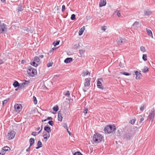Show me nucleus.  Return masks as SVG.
Returning <instances> with one entry per match:
<instances>
[{"label":"nucleus","mask_w":155,"mask_h":155,"mask_svg":"<svg viewBox=\"0 0 155 155\" xmlns=\"http://www.w3.org/2000/svg\"><path fill=\"white\" fill-rule=\"evenodd\" d=\"M116 127L114 125H107L104 127V131L106 134H109L114 132L116 130Z\"/></svg>","instance_id":"obj_1"},{"label":"nucleus","mask_w":155,"mask_h":155,"mask_svg":"<svg viewBox=\"0 0 155 155\" xmlns=\"http://www.w3.org/2000/svg\"><path fill=\"white\" fill-rule=\"evenodd\" d=\"M103 136L101 134L96 133L93 137L92 139L94 143H101L103 140Z\"/></svg>","instance_id":"obj_2"},{"label":"nucleus","mask_w":155,"mask_h":155,"mask_svg":"<svg viewBox=\"0 0 155 155\" xmlns=\"http://www.w3.org/2000/svg\"><path fill=\"white\" fill-rule=\"evenodd\" d=\"M27 72L28 74L31 77H34L37 74V70L31 66L28 67Z\"/></svg>","instance_id":"obj_3"},{"label":"nucleus","mask_w":155,"mask_h":155,"mask_svg":"<svg viewBox=\"0 0 155 155\" xmlns=\"http://www.w3.org/2000/svg\"><path fill=\"white\" fill-rule=\"evenodd\" d=\"M40 60L38 57L36 56L35 57L33 61L31 63V64L35 67H37L40 64Z\"/></svg>","instance_id":"obj_4"},{"label":"nucleus","mask_w":155,"mask_h":155,"mask_svg":"<svg viewBox=\"0 0 155 155\" xmlns=\"http://www.w3.org/2000/svg\"><path fill=\"white\" fill-rule=\"evenodd\" d=\"M22 108V106L20 104H16L14 105L15 111L17 114L19 113L21 111Z\"/></svg>","instance_id":"obj_5"},{"label":"nucleus","mask_w":155,"mask_h":155,"mask_svg":"<svg viewBox=\"0 0 155 155\" xmlns=\"http://www.w3.org/2000/svg\"><path fill=\"white\" fill-rule=\"evenodd\" d=\"M15 135V132L13 130H11L8 133L6 137L8 140H11L14 138Z\"/></svg>","instance_id":"obj_6"},{"label":"nucleus","mask_w":155,"mask_h":155,"mask_svg":"<svg viewBox=\"0 0 155 155\" xmlns=\"http://www.w3.org/2000/svg\"><path fill=\"white\" fill-rule=\"evenodd\" d=\"M7 28L6 25L4 23H2L0 21V33H3L6 31Z\"/></svg>","instance_id":"obj_7"},{"label":"nucleus","mask_w":155,"mask_h":155,"mask_svg":"<svg viewBox=\"0 0 155 155\" xmlns=\"http://www.w3.org/2000/svg\"><path fill=\"white\" fill-rule=\"evenodd\" d=\"M116 42L118 45H121L124 44L125 39L122 38H119L116 40Z\"/></svg>","instance_id":"obj_8"},{"label":"nucleus","mask_w":155,"mask_h":155,"mask_svg":"<svg viewBox=\"0 0 155 155\" xmlns=\"http://www.w3.org/2000/svg\"><path fill=\"white\" fill-rule=\"evenodd\" d=\"M154 110L153 109L151 110L150 113L149 114L148 116V118L151 120V121H153L155 116Z\"/></svg>","instance_id":"obj_9"},{"label":"nucleus","mask_w":155,"mask_h":155,"mask_svg":"<svg viewBox=\"0 0 155 155\" xmlns=\"http://www.w3.org/2000/svg\"><path fill=\"white\" fill-rule=\"evenodd\" d=\"M144 15L145 16H149L150 15L152 12L149 9H146L144 10L143 12Z\"/></svg>","instance_id":"obj_10"},{"label":"nucleus","mask_w":155,"mask_h":155,"mask_svg":"<svg viewBox=\"0 0 155 155\" xmlns=\"http://www.w3.org/2000/svg\"><path fill=\"white\" fill-rule=\"evenodd\" d=\"M30 83V81L29 80H25L24 82H23L20 84V87H22L28 86Z\"/></svg>","instance_id":"obj_11"},{"label":"nucleus","mask_w":155,"mask_h":155,"mask_svg":"<svg viewBox=\"0 0 155 155\" xmlns=\"http://www.w3.org/2000/svg\"><path fill=\"white\" fill-rule=\"evenodd\" d=\"M140 25L138 21H136L132 25V27L134 29H137V28L140 27Z\"/></svg>","instance_id":"obj_12"},{"label":"nucleus","mask_w":155,"mask_h":155,"mask_svg":"<svg viewBox=\"0 0 155 155\" xmlns=\"http://www.w3.org/2000/svg\"><path fill=\"white\" fill-rule=\"evenodd\" d=\"M100 81H102V79L101 78H99L98 79L97 83V86L98 88L103 89V87Z\"/></svg>","instance_id":"obj_13"},{"label":"nucleus","mask_w":155,"mask_h":155,"mask_svg":"<svg viewBox=\"0 0 155 155\" xmlns=\"http://www.w3.org/2000/svg\"><path fill=\"white\" fill-rule=\"evenodd\" d=\"M91 80V78H86L85 79V82L84 83V86L85 87L88 86L90 84V81Z\"/></svg>","instance_id":"obj_14"},{"label":"nucleus","mask_w":155,"mask_h":155,"mask_svg":"<svg viewBox=\"0 0 155 155\" xmlns=\"http://www.w3.org/2000/svg\"><path fill=\"white\" fill-rule=\"evenodd\" d=\"M106 4V0H100L99 4V6L100 7H102L105 6Z\"/></svg>","instance_id":"obj_15"},{"label":"nucleus","mask_w":155,"mask_h":155,"mask_svg":"<svg viewBox=\"0 0 155 155\" xmlns=\"http://www.w3.org/2000/svg\"><path fill=\"white\" fill-rule=\"evenodd\" d=\"M50 137V134L49 133H45L43 135V137L44 139H45V141H47Z\"/></svg>","instance_id":"obj_16"},{"label":"nucleus","mask_w":155,"mask_h":155,"mask_svg":"<svg viewBox=\"0 0 155 155\" xmlns=\"http://www.w3.org/2000/svg\"><path fill=\"white\" fill-rule=\"evenodd\" d=\"M91 73L87 70H85L82 73V76L83 77H84L86 76L89 75L90 76Z\"/></svg>","instance_id":"obj_17"},{"label":"nucleus","mask_w":155,"mask_h":155,"mask_svg":"<svg viewBox=\"0 0 155 155\" xmlns=\"http://www.w3.org/2000/svg\"><path fill=\"white\" fill-rule=\"evenodd\" d=\"M135 74L136 75V79H139L141 76V74L138 71H136L135 72Z\"/></svg>","instance_id":"obj_18"},{"label":"nucleus","mask_w":155,"mask_h":155,"mask_svg":"<svg viewBox=\"0 0 155 155\" xmlns=\"http://www.w3.org/2000/svg\"><path fill=\"white\" fill-rule=\"evenodd\" d=\"M146 30L148 35L151 37L152 38H153V37L151 31L147 28H146Z\"/></svg>","instance_id":"obj_19"},{"label":"nucleus","mask_w":155,"mask_h":155,"mask_svg":"<svg viewBox=\"0 0 155 155\" xmlns=\"http://www.w3.org/2000/svg\"><path fill=\"white\" fill-rule=\"evenodd\" d=\"M85 28L84 26L81 28L79 31V35H81L83 33V32L85 30Z\"/></svg>","instance_id":"obj_20"},{"label":"nucleus","mask_w":155,"mask_h":155,"mask_svg":"<svg viewBox=\"0 0 155 155\" xmlns=\"http://www.w3.org/2000/svg\"><path fill=\"white\" fill-rule=\"evenodd\" d=\"M58 120L60 121H61L62 120V117L60 111L59 112L58 114Z\"/></svg>","instance_id":"obj_21"},{"label":"nucleus","mask_w":155,"mask_h":155,"mask_svg":"<svg viewBox=\"0 0 155 155\" xmlns=\"http://www.w3.org/2000/svg\"><path fill=\"white\" fill-rule=\"evenodd\" d=\"M44 130L47 132V133H49L51 131V127L47 126L45 127Z\"/></svg>","instance_id":"obj_22"},{"label":"nucleus","mask_w":155,"mask_h":155,"mask_svg":"<svg viewBox=\"0 0 155 155\" xmlns=\"http://www.w3.org/2000/svg\"><path fill=\"white\" fill-rule=\"evenodd\" d=\"M72 61V59L71 58H66L64 61V62L66 63H69Z\"/></svg>","instance_id":"obj_23"},{"label":"nucleus","mask_w":155,"mask_h":155,"mask_svg":"<svg viewBox=\"0 0 155 155\" xmlns=\"http://www.w3.org/2000/svg\"><path fill=\"white\" fill-rule=\"evenodd\" d=\"M38 147H36V149H38L40 147H41L42 146V144L41 142L40 141H38L37 143Z\"/></svg>","instance_id":"obj_24"},{"label":"nucleus","mask_w":155,"mask_h":155,"mask_svg":"<svg viewBox=\"0 0 155 155\" xmlns=\"http://www.w3.org/2000/svg\"><path fill=\"white\" fill-rule=\"evenodd\" d=\"M149 71V68L145 66L142 69V71L144 73H146Z\"/></svg>","instance_id":"obj_25"},{"label":"nucleus","mask_w":155,"mask_h":155,"mask_svg":"<svg viewBox=\"0 0 155 155\" xmlns=\"http://www.w3.org/2000/svg\"><path fill=\"white\" fill-rule=\"evenodd\" d=\"M30 147H31L35 142V139L33 138H31L30 139Z\"/></svg>","instance_id":"obj_26"},{"label":"nucleus","mask_w":155,"mask_h":155,"mask_svg":"<svg viewBox=\"0 0 155 155\" xmlns=\"http://www.w3.org/2000/svg\"><path fill=\"white\" fill-rule=\"evenodd\" d=\"M13 85L15 87H17L18 86H19L20 85L18 82L15 81L13 84Z\"/></svg>","instance_id":"obj_27"},{"label":"nucleus","mask_w":155,"mask_h":155,"mask_svg":"<svg viewBox=\"0 0 155 155\" xmlns=\"http://www.w3.org/2000/svg\"><path fill=\"white\" fill-rule=\"evenodd\" d=\"M132 137V135L131 133L127 134V140H130Z\"/></svg>","instance_id":"obj_28"},{"label":"nucleus","mask_w":155,"mask_h":155,"mask_svg":"<svg viewBox=\"0 0 155 155\" xmlns=\"http://www.w3.org/2000/svg\"><path fill=\"white\" fill-rule=\"evenodd\" d=\"M43 129V125L42 124L41 125V127H37L36 129V130L37 131H40V133H41Z\"/></svg>","instance_id":"obj_29"},{"label":"nucleus","mask_w":155,"mask_h":155,"mask_svg":"<svg viewBox=\"0 0 155 155\" xmlns=\"http://www.w3.org/2000/svg\"><path fill=\"white\" fill-rule=\"evenodd\" d=\"M40 133V131L37 132H33L31 133V135L34 136H35L37 135Z\"/></svg>","instance_id":"obj_30"},{"label":"nucleus","mask_w":155,"mask_h":155,"mask_svg":"<svg viewBox=\"0 0 155 155\" xmlns=\"http://www.w3.org/2000/svg\"><path fill=\"white\" fill-rule=\"evenodd\" d=\"M143 60L145 61L147 60V56L146 54H143L142 56Z\"/></svg>","instance_id":"obj_31"},{"label":"nucleus","mask_w":155,"mask_h":155,"mask_svg":"<svg viewBox=\"0 0 155 155\" xmlns=\"http://www.w3.org/2000/svg\"><path fill=\"white\" fill-rule=\"evenodd\" d=\"M60 42V41H54L53 43V45L54 46H56V45H58Z\"/></svg>","instance_id":"obj_32"},{"label":"nucleus","mask_w":155,"mask_h":155,"mask_svg":"<svg viewBox=\"0 0 155 155\" xmlns=\"http://www.w3.org/2000/svg\"><path fill=\"white\" fill-rule=\"evenodd\" d=\"M3 149L4 151H5L6 152L7 151H8L9 150H10V148L8 147H5L3 148L2 149Z\"/></svg>","instance_id":"obj_33"},{"label":"nucleus","mask_w":155,"mask_h":155,"mask_svg":"<svg viewBox=\"0 0 155 155\" xmlns=\"http://www.w3.org/2000/svg\"><path fill=\"white\" fill-rule=\"evenodd\" d=\"M136 120V119H132L130 120V123L131 124L134 125V124Z\"/></svg>","instance_id":"obj_34"},{"label":"nucleus","mask_w":155,"mask_h":155,"mask_svg":"<svg viewBox=\"0 0 155 155\" xmlns=\"http://www.w3.org/2000/svg\"><path fill=\"white\" fill-rule=\"evenodd\" d=\"M53 110L55 111H57L58 110V105H56L54 107H53Z\"/></svg>","instance_id":"obj_35"},{"label":"nucleus","mask_w":155,"mask_h":155,"mask_svg":"<svg viewBox=\"0 0 155 155\" xmlns=\"http://www.w3.org/2000/svg\"><path fill=\"white\" fill-rule=\"evenodd\" d=\"M140 50L143 52H144L146 51L145 48L143 46H141L140 47Z\"/></svg>","instance_id":"obj_36"},{"label":"nucleus","mask_w":155,"mask_h":155,"mask_svg":"<svg viewBox=\"0 0 155 155\" xmlns=\"http://www.w3.org/2000/svg\"><path fill=\"white\" fill-rule=\"evenodd\" d=\"M33 99L34 104H37V101L36 97L35 96H34L33 97Z\"/></svg>","instance_id":"obj_37"},{"label":"nucleus","mask_w":155,"mask_h":155,"mask_svg":"<svg viewBox=\"0 0 155 155\" xmlns=\"http://www.w3.org/2000/svg\"><path fill=\"white\" fill-rule=\"evenodd\" d=\"M125 64V62H120L119 64V65L120 67H124Z\"/></svg>","instance_id":"obj_38"},{"label":"nucleus","mask_w":155,"mask_h":155,"mask_svg":"<svg viewBox=\"0 0 155 155\" xmlns=\"http://www.w3.org/2000/svg\"><path fill=\"white\" fill-rule=\"evenodd\" d=\"M5 153L6 152L2 149L0 153V155H4Z\"/></svg>","instance_id":"obj_39"},{"label":"nucleus","mask_w":155,"mask_h":155,"mask_svg":"<svg viewBox=\"0 0 155 155\" xmlns=\"http://www.w3.org/2000/svg\"><path fill=\"white\" fill-rule=\"evenodd\" d=\"M140 109L141 111H143L144 109V105L143 104L140 106Z\"/></svg>","instance_id":"obj_40"},{"label":"nucleus","mask_w":155,"mask_h":155,"mask_svg":"<svg viewBox=\"0 0 155 155\" xmlns=\"http://www.w3.org/2000/svg\"><path fill=\"white\" fill-rule=\"evenodd\" d=\"M71 18L72 20H74L75 19V15L73 14L71 15Z\"/></svg>","instance_id":"obj_41"},{"label":"nucleus","mask_w":155,"mask_h":155,"mask_svg":"<svg viewBox=\"0 0 155 155\" xmlns=\"http://www.w3.org/2000/svg\"><path fill=\"white\" fill-rule=\"evenodd\" d=\"M64 95L66 96H67L68 97H69L70 96V94L69 92V91H67L66 93H65Z\"/></svg>","instance_id":"obj_42"},{"label":"nucleus","mask_w":155,"mask_h":155,"mask_svg":"<svg viewBox=\"0 0 155 155\" xmlns=\"http://www.w3.org/2000/svg\"><path fill=\"white\" fill-rule=\"evenodd\" d=\"M52 118L51 117H48L47 118V119H45V120H42V122H44V121H46L47 120H52Z\"/></svg>","instance_id":"obj_43"},{"label":"nucleus","mask_w":155,"mask_h":155,"mask_svg":"<svg viewBox=\"0 0 155 155\" xmlns=\"http://www.w3.org/2000/svg\"><path fill=\"white\" fill-rule=\"evenodd\" d=\"M115 13H116L117 14V16L118 17H120V13L119 11H117L115 12Z\"/></svg>","instance_id":"obj_44"},{"label":"nucleus","mask_w":155,"mask_h":155,"mask_svg":"<svg viewBox=\"0 0 155 155\" xmlns=\"http://www.w3.org/2000/svg\"><path fill=\"white\" fill-rule=\"evenodd\" d=\"M53 64L52 62H49L47 64V66L48 67H51L52 66V65Z\"/></svg>","instance_id":"obj_45"},{"label":"nucleus","mask_w":155,"mask_h":155,"mask_svg":"<svg viewBox=\"0 0 155 155\" xmlns=\"http://www.w3.org/2000/svg\"><path fill=\"white\" fill-rule=\"evenodd\" d=\"M65 9V5H63L62 6V12H64Z\"/></svg>","instance_id":"obj_46"},{"label":"nucleus","mask_w":155,"mask_h":155,"mask_svg":"<svg viewBox=\"0 0 155 155\" xmlns=\"http://www.w3.org/2000/svg\"><path fill=\"white\" fill-rule=\"evenodd\" d=\"M74 155H83L80 152H77L74 153Z\"/></svg>","instance_id":"obj_47"},{"label":"nucleus","mask_w":155,"mask_h":155,"mask_svg":"<svg viewBox=\"0 0 155 155\" xmlns=\"http://www.w3.org/2000/svg\"><path fill=\"white\" fill-rule=\"evenodd\" d=\"M88 111V109L87 108H85L84 110L83 111V113L85 114L87 113Z\"/></svg>","instance_id":"obj_48"},{"label":"nucleus","mask_w":155,"mask_h":155,"mask_svg":"<svg viewBox=\"0 0 155 155\" xmlns=\"http://www.w3.org/2000/svg\"><path fill=\"white\" fill-rule=\"evenodd\" d=\"M106 29V26H103L101 27V29L102 30L104 31H105Z\"/></svg>","instance_id":"obj_49"},{"label":"nucleus","mask_w":155,"mask_h":155,"mask_svg":"<svg viewBox=\"0 0 155 155\" xmlns=\"http://www.w3.org/2000/svg\"><path fill=\"white\" fill-rule=\"evenodd\" d=\"M8 100V99H6L3 101L2 102L3 105L4 104H6Z\"/></svg>","instance_id":"obj_50"},{"label":"nucleus","mask_w":155,"mask_h":155,"mask_svg":"<svg viewBox=\"0 0 155 155\" xmlns=\"http://www.w3.org/2000/svg\"><path fill=\"white\" fill-rule=\"evenodd\" d=\"M48 123L50 125H51V126H52L53 124V121L52 120L51 121H49L48 122Z\"/></svg>","instance_id":"obj_51"},{"label":"nucleus","mask_w":155,"mask_h":155,"mask_svg":"<svg viewBox=\"0 0 155 155\" xmlns=\"http://www.w3.org/2000/svg\"><path fill=\"white\" fill-rule=\"evenodd\" d=\"M144 120V118H143V117H142L141 118L140 120V121H139V122L140 123H141Z\"/></svg>","instance_id":"obj_52"},{"label":"nucleus","mask_w":155,"mask_h":155,"mask_svg":"<svg viewBox=\"0 0 155 155\" xmlns=\"http://www.w3.org/2000/svg\"><path fill=\"white\" fill-rule=\"evenodd\" d=\"M4 62V61L2 60H0V64H3Z\"/></svg>","instance_id":"obj_53"},{"label":"nucleus","mask_w":155,"mask_h":155,"mask_svg":"<svg viewBox=\"0 0 155 155\" xmlns=\"http://www.w3.org/2000/svg\"><path fill=\"white\" fill-rule=\"evenodd\" d=\"M66 127H67V130L68 131V133H69V134L70 135V133L69 132V131H68V126H66Z\"/></svg>","instance_id":"obj_54"},{"label":"nucleus","mask_w":155,"mask_h":155,"mask_svg":"<svg viewBox=\"0 0 155 155\" xmlns=\"http://www.w3.org/2000/svg\"><path fill=\"white\" fill-rule=\"evenodd\" d=\"M66 127H67V130L68 131V133H69V134L70 135V133L69 132V131H68V126H66Z\"/></svg>","instance_id":"obj_55"},{"label":"nucleus","mask_w":155,"mask_h":155,"mask_svg":"<svg viewBox=\"0 0 155 155\" xmlns=\"http://www.w3.org/2000/svg\"><path fill=\"white\" fill-rule=\"evenodd\" d=\"M30 146L29 148H28V149H26V151H29L30 150Z\"/></svg>","instance_id":"obj_56"},{"label":"nucleus","mask_w":155,"mask_h":155,"mask_svg":"<svg viewBox=\"0 0 155 155\" xmlns=\"http://www.w3.org/2000/svg\"><path fill=\"white\" fill-rule=\"evenodd\" d=\"M39 57L40 58H43V57H44V56H43V55H40V56H39Z\"/></svg>","instance_id":"obj_57"},{"label":"nucleus","mask_w":155,"mask_h":155,"mask_svg":"<svg viewBox=\"0 0 155 155\" xmlns=\"http://www.w3.org/2000/svg\"><path fill=\"white\" fill-rule=\"evenodd\" d=\"M130 74H129L128 73H127V76L130 75Z\"/></svg>","instance_id":"obj_58"},{"label":"nucleus","mask_w":155,"mask_h":155,"mask_svg":"<svg viewBox=\"0 0 155 155\" xmlns=\"http://www.w3.org/2000/svg\"><path fill=\"white\" fill-rule=\"evenodd\" d=\"M121 74H123L126 75V72H124L123 73H121Z\"/></svg>","instance_id":"obj_59"},{"label":"nucleus","mask_w":155,"mask_h":155,"mask_svg":"<svg viewBox=\"0 0 155 155\" xmlns=\"http://www.w3.org/2000/svg\"><path fill=\"white\" fill-rule=\"evenodd\" d=\"M52 51H53L54 50H55L56 49V48H52Z\"/></svg>","instance_id":"obj_60"},{"label":"nucleus","mask_w":155,"mask_h":155,"mask_svg":"<svg viewBox=\"0 0 155 155\" xmlns=\"http://www.w3.org/2000/svg\"><path fill=\"white\" fill-rule=\"evenodd\" d=\"M1 1L2 2H5V0H1Z\"/></svg>","instance_id":"obj_61"},{"label":"nucleus","mask_w":155,"mask_h":155,"mask_svg":"<svg viewBox=\"0 0 155 155\" xmlns=\"http://www.w3.org/2000/svg\"><path fill=\"white\" fill-rule=\"evenodd\" d=\"M24 61H25L24 60H22L21 61V62H22V63H23V62H24Z\"/></svg>","instance_id":"obj_62"},{"label":"nucleus","mask_w":155,"mask_h":155,"mask_svg":"<svg viewBox=\"0 0 155 155\" xmlns=\"http://www.w3.org/2000/svg\"><path fill=\"white\" fill-rule=\"evenodd\" d=\"M53 51H52V49H51V50H50V52H52Z\"/></svg>","instance_id":"obj_63"},{"label":"nucleus","mask_w":155,"mask_h":155,"mask_svg":"<svg viewBox=\"0 0 155 155\" xmlns=\"http://www.w3.org/2000/svg\"><path fill=\"white\" fill-rule=\"evenodd\" d=\"M66 126H65V127H64V128H66V129H67Z\"/></svg>","instance_id":"obj_64"}]
</instances>
